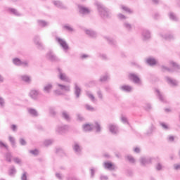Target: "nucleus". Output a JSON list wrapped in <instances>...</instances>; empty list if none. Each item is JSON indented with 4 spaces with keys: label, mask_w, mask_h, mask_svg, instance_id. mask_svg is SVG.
<instances>
[{
    "label": "nucleus",
    "mask_w": 180,
    "mask_h": 180,
    "mask_svg": "<svg viewBox=\"0 0 180 180\" xmlns=\"http://www.w3.org/2000/svg\"><path fill=\"white\" fill-rule=\"evenodd\" d=\"M96 5L101 18H106L110 16V12L103 5H102L101 3H96Z\"/></svg>",
    "instance_id": "f257e3e1"
},
{
    "label": "nucleus",
    "mask_w": 180,
    "mask_h": 180,
    "mask_svg": "<svg viewBox=\"0 0 180 180\" xmlns=\"http://www.w3.org/2000/svg\"><path fill=\"white\" fill-rule=\"evenodd\" d=\"M58 70V78L60 79V81H63V82H68L70 84L71 79L67 76V74L64 72V70L60 68H57Z\"/></svg>",
    "instance_id": "f03ea898"
},
{
    "label": "nucleus",
    "mask_w": 180,
    "mask_h": 180,
    "mask_svg": "<svg viewBox=\"0 0 180 180\" xmlns=\"http://www.w3.org/2000/svg\"><path fill=\"white\" fill-rule=\"evenodd\" d=\"M56 40L58 43V44H60V46L62 47V49H63L64 51H68L70 46H68V44H67V41H65V40L58 37H56Z\"/></svg>",
    "instance_id": "7ed1b4c3"
},
{
    "label": "nucleus",
    "mask_w": 180,
    "mask_h": 180,
    "mask_svg": "<svg viewBox=\"0 0 180 180\" xmlns=\"http://www.w3.org/2000/svg\"><path fill=\"white\" fill-rule=\"evenodd\" d=\"M129 78L131 79V81H133L134 84H137L138 85H141V80L140 79V77L134 73H130L129 75Z\"/></svg>",
    "instance_id": "20e7f679"
},
{
    "label": "nucleus",
    "mask_w": 180,
    "mask_h": 180,
    "mask_svg": "<svg viewBox=\"0 0 180 180\" xmlns=\"http://www.w3.org/2000/svg\"><path fill=\"white\" fill-rule=\"evenodd\" d=\"M70 127L68 125H60L56 128V131L59 133V134H64V133H67Z\"/></svg>",
    "instance_id": "39448f33"
},
{
    "label": "nucleus",
    "mask_w": 180,
    "mask_h": 180,
    "mask_svg": "<svg viewBox=\"0 0 180 180\" xmlns=\"http://www.w3.org/2000/svg\"><path fill=\"white\" fill-rule=\"evenodd\" d=\"M34 43L37 46V49H39V50H43V49H44L43 44L40 41V37L35 36L34 37Z\"/></svg>",
    "instance_id": "423d86ee"
},
{
    "label": "nucleus",
    "mask_w": 180,
    "mask_h": 180,
    "mask_svg": "<svg viewBox=\"0 0 180 180\" xmlns=\"http://www.w3.org/2000/svg\"><path fill=\"white\" fill-rule=\"evenodd\" d=\"M29 95L32 99L36 101L39 98V95H40V91L33 89L30 91Z\"/></svg>",
    "instance_id": "0eeeda50"
},
{
    "label": "nucleus",
    "mask_w": 180,
    "mask_h": 180,
    "mask_svg": "<svg viewBox=\"0 0 180 180\" xmlns=\"http://www.w3.org/2000/svg\"><path fill=\"white\" fill-rule=\"evenodd\" d=\"M165 79L167 82L169 84V85H171V86H178L179 82L176 79H174L169 77H166Z\"/></svg>",
    "instance_id": "6e6552de"
},
{
    "label": "nucleus",
    "mask_w": 180,
    "mask_h": 180,
    "mask_svg": "<svg viewBox=\"0 0 180 180\" xmlns=\"http://www.w3.org/2000/svg\"><path fill=\"white\" fill-rule=\"evenodd\" d=\"M141 165H148V164H151L152 159L151 158H146L142 157L139 160Z\"/></svg>",
    "instance_id": "1a4fd4ad"
},
{
    "label": "nucleus",
    "mask_w": 180,
    "mask_h": 180,
    "mask_svg": "<svg viewBox=\"0 0 180 180\" xmlns=\"http://www.w3.org/2000/svg\"><path fill=\"white\" fill-rule=\"evenodd\" d=\"M103 165L104 168H105V169H108L109 171H115V169H116V166L112 164V162H105L103 163Z\"/></svg>",
    "instance_id": "9d476101"
},
{
    "label": "nucleus",
    "mask_w": 180,
    "mask_h": 180,
    "mask_svg": "<svg viewBox=\"0 0 180 180\" xmlns=\"http://www.w3.org/2000/svg\"><path fill=\"white\" fill-rule=\"evenodd\" d=\"M56 85L60 91H63L64 92H70V91H71V87H70V86L61 84L59 83H57Z\"/></svg>",
    "instance_id": "9b49d317"
},
{
    "label": "nucleus",
    "mask_w": 180,
    "mask_h": 180,
    "mask_svg": "<svg viewBox=\"0 0 180 180\" xmlns=\"http://www.w3.org/2000/svg\"><path fill=\"white\" fill-rule=\"evenodd\" d=\"M46 58H48V60H50L51 61H58V58L56 56V55L54 54V53H53V51H49L46 54Z\"/></svg>",
    "instance_id": "f8f14e48"
},
{
    "label": "nucleus",
    "mask_w": 180,
    "mask_h": 180,
    "mask_svg": "<svg viewBox=\"0 0 180 180\" xmlns=\"http://www.w3.org/2000/svg\"><path fill=\"white\" fill-rule=\"evenodd\" d=\"M160 37L162 39H164L165 40H173L174 39V37L172 34H165L164 32H162L160 34Z\"/></svg>",
    "instance_id": "ddd939ff"
},
{
    "label": "nucleus",
    "mask_w": 180,
    "mask_h": 180,
    "mask_svg": "<svg viewBox=\"0 0 180 180\" xmlns=\"http://www.w3.org/2000/svg\"><path fill=\"white\" fill-rule=\"evenodd\" d=\"M79 11L82 15H89V13L91 12L88 8L83 6H79Z\"/></svg>",
    "instance_id": "4468645a"
},
{
    "label": "nucleus",
    "mask_w": 180,
    "mask_h": 180,
    "mask_svg": "<svg viewBox=\"0 0 180 180\" xmlns=\"http://www.w3.org/2000/svg\"><path fill=\"white\" fill-rule=\"evenodd\" d=\"M109 130L112 134H117L119 133V130L117 129V126L113 124H110L109 126Z\"/></svg>",
    "instance_id": "2eb2a0df"
},
{
    "label": "nucleus",
    "mask_w": 180,
    "mask_h": 180,
    "mask_svg": "<svg viewBox=\"0 0 180 180\" xmlns=\"http://www.w3.org/2000/svg\"><path fill=\"white\" fill-rule=\"evenodd\" d=\"M72 147L76 154H81V151L82 150V148H81L79 144H78V143L75 142Z\"/></svg>",
    "instance_id": "dca6fc26"
},
{
    "label": "nucleus",
    "mask_w": 180,
    "mask_h": 180,
    "mask_svg": "<svg viewBox=\"0 0 180 180\" xmlns=\"http://www.w3.org/2000/svg\"><path fill=\"white\" fill-rule=\"evenodd\" d=\"M120 89L124 92H131L133 87L129 85H122L120 86Z\"/></svg>",
    "instance_id": "f3484780"
},
{
    "label": "nucleus",
    "mask_w": 180,
    "mask_h": 180,
    "mask_svg": "<svg viewBox=\"0 0 180 180\" xmlns=\"http://www.w3.org/2000/svg\"><path fill=\"white\" fill-rule=\"evenodd\" d=\"M142 36L143 40H148V39L151 37V34L150 33V31L144 30L142 32Z\"/></svg>",
    "instance_id": "a211bd4d"
},
{
    "label": "nucleus",
    "mask_w": 180,
    "mask_h": 180,
    "mask_svg": "<svg viewBox=\"0 0 180 180\" xmlns=\"http://www.w3.org/2000/svg\"><path fill=\"white\" fill-rule=\"evenodd\" d=\"M84 32L89 37H96L97 36L96 32L92 30H85Z\"/></svg>",
    "instance_id": "6ab92c4d"
},
{
    "label": "nucleus",
    "mask_w": 180,
    "mask_h": 180,
    "mask_svg": "<svg viewBox=\"0 0 180 180\" xmlns=\"http://www.w3.org/2000/svg\"><path fill=\"white\" fill-rule=\"evenodd\" d=\"M75 95L76 98H79V95H81V88L78 86L77 83H75Z\"/></svg>",
    "instance_id": "aec40b11"
},
{
    "label": "nucleus",
    "mask_w": 180,
    "mask_h": 180,
    "mask_svg": "<svg viewBox=\"0 0 180 180\" xmlns=\"http://www.w3.org/2000/svg\"><path fill=\"white\" fill-rule=\"evenodd\" d=\"M53 5L56 6V8H60V9H67V7L64 6L60 1H54Z\"/></svg>",
    "instance_id": "412c9836"
},
{
    "label": "nucleus",
    "mask_w": 180,
    "mask_h": 180,
    "mask_svg": "<svg viewBox=\"0 0 180 180\" xmlns=\"http://www.w3.org/2000/svg\"><path fill=\"white\" fill-rule=\"evenodd\" d=\"M20 78L22 81H23L24 82H26L27 84H30V82H32V79L30 78V77L26 75H21Z\"/></svg>",
    "instance_id": "4be33fe9"
},
{
    "label": "nucleus",
    "mask_w": 180,
    "mask_h": 180,
    "mask_svg": "<svg viewBox=\"0 0 180 180\" xmlns=\"http://www.w3.org/2000/svg\"><path fill=\"white\" fill-rule=\"evenodd\" d=\"M51 89H53V84H48L44 86V91L46 94H50L51 92Z\"/></svg>",
    "instance_id": "5701e85b"
},
{
    "label": "nucleus",
    "mask_w": 180,
    "mask_h": 180,
    "mask_svg": "<svg viewBox=\"0 0 180 180\" xmlns=\"http://www.w3.org/2000/svg\"><path fill=\"white\" fill-rule=\"evenodd\" d=\"M62 117L67 122H70V120H71V117H70V114H68L67 111L62 112Z\"/></svg>",
    "instance_id": "b1692460"
},
{
    "label": "nucleus",
    "mask_w": 180,
    "mask_h": 180,
    "mask_svg": "<svg viewBox=\"0 0 180 180\" xmlns=\"http://www.w3.org/2000/svg\"><path fill=\"white\" fill-rule=\"evenodd\" d=\"M86 95L88 96L89 98L93 102V103H95L96 102V99L95 98V96L91 93V91H86Z\"/></svg>",
    "instance_id": "393cba45"
},
{
    "label": "nucleus",
    "mask_w": 180,
    "mask_h": 180,
    "mask_svg": "<svg viewBox=\"0 0 180 180\" xmlns=\"http://www.w3.org/2000/svg\"><path fill=\"white\" fill-rule=\"evenodd\" d=\"M93 129H94V125H91L89 124H86L83 125V130L84 131H92Z\"/></svg>",
    "instance_id": "a878e982"
},
{
    "label": "nucleus",
    "mask_w": 180,
    "mask_h": 180,
    "mask_svg": "<svg viewBox=\"0 0 180 180\" xmlns=\"http://www.w3.org/2000/svg\"><path fill=\"white\" fill-rule=\"evenodd\" d=\"M15 174H16V169L15 168V166H12L8 169V175L10 176H15Z\"/></svg>",
    "instance_id": "bb28decb"
},
{
    "label": "nucleus",
    "mask_w": 180,
    "mask_h": 180,
    "mask_svg": "<svg viewBox=\"0 0 180 180\" xmlns=\"http://www.w3.org/2000/svg\"><path fill=\"white\" fill-rule=\"evenodd\" d=\"M28 112L31 116H33L34 117H37V116H39V113L37 112V110L33 108L28 109Z\"/></svg>",
    "instance_id": "cd10ccee"
},
{
    "label": "nucleus",
    "mask_w": 180,
    "mask_h": 180,
    "mask_svg": "<svg viewBox=\"0 0 180 180\" xmlns=\"http://www.w3.org/2000/svg\"><path fill=\"white\" fill-rule=\"evenodd\" d=\"M146 63L148 65H155L157 64V60L153 58H149L146 60Z\"/></svg>",
    "instance_id": "c85d7f7f"
},
{
    "label": "nucleus",
    "mask_w": 180,
    "mask_h": 180,
    "mask_svg": "<svg viewBox=\"0 0 180 180\" xmlns=\"http://www.w3.org/2000/svg\"><path fill=\"white\" fill-rule=\"evenodd\" d=\"M93 129H96V133H101L102 128L101 127V124L98 123V122H96L94 125H93Z\"/></svg>",
    "instance_id": "c756f323"
},
{
    "label": "nucleus",
    "mask_w": 180,
    "mask_h": 180,
    "mask_svg": "<svg viewBox=\"0 0 180 180\" xmlns=\"http://www.w3.org/2000/svg\"><path fill=\"white\" fill-rule=\"evenodd\" d=\"M13 64H14V65H17L18 67H19L22 65V60H20V59L18 58H15L13 59Z\"/></svg>",
    "instance_id": "7c9ffc66"
},
{
    "label": "nucleus",
    "mask_w": 180,
    "mask_h": 180,
    "mask_svg": "<svg viewBox=\"0 0 180 180\" xmlns=\"http://www.w3.org/2000/svg\"><path fill=\"white\" fill-rule=\"evenodd\" d=\"M156 93H157V95L160 99V101H161V102H166L165 101V97H164L162 96V94H161V92H160V90L158 89H156Z\"/></svg>",
    "instance_id": "2f4dec72"
},
{
    "label": "nucleus",
    "mask_w": 180,
    "mask_h": 180,
    "mask_svg": "<svg viewBox=\"0 0 180 180\" xmlns=\"http://www.w3.org/2000/svg\"><path fill=\"white\" fill-rule=\"evenodd\" d=\"M38 25L39 26H41V27H46V26H49V22L39 20H38Z\"/></svg>",
    "instance_id": "473e14b6"
},
{
    "label": "nucleus",
    "mask_w": 180,
    "mask_h": 180,
    "mask_svg": "<svg viewBox=\"0 0 180 180\" xmlns=\"http://www.w3.org/2000/svg\"><path fill=\"white\" fill-rule=\"evenodd\" d=\"M170 65H172V67H173V68H174V70H175V71H178L179 70H180V66H179V65H177L176 63H175L174 61H171Z\"/></svg>",
    "instance_id": "72a5a7b5"
},
{
    "label": "nucleus",
    "mask_w": 180,
    "mask_h": 180,
    "mask_svg": "<svg viewBox=\"0 0 180 180\" xmlns=\"http://www.w3.org/2000/svg\"><path fill=\"white\" fill-rule=\"evenodd\" d=\"M8 11L11 13H13V15H15V16H20L19 11L15 8H9Z\"/></svg>",
    "instance_id": "f704fd0d"
},
{
    "label": "nucleus",
    "mask_w": 180,
    "mask_h": 180,
    "mask_svg": "<svg viewBox=\"0 0 180 180\" xmlns=\"http://www.w3.org/2000/svg\"><path fill=\"white\" fill-rule=\"evenodd\" d=\"M6 161H7V162H12V154L11 153L6 154Z\"/></svg>",
    "instance_id": "c9c22d12"
},
{
    "label": "nucleus",
    "mask_w": 180,
    "mask_h": 180,
    "mask_svg": "<svg viewBox=\"0 0 180 180\" xmlns=\"http://www.w3.org/2000/svg\"><path fill=\"white\" fill-rule=\"evenodd\" d=\"M53 144V140L51 139H47L44 141V146L45 147H49V146H51Z\"/></svg>",
    "instance_id": "e433bc0d"
},
{
    "label": "nucleus",
    "mask_w": 180,
    "mask_h": 180,
    "mask_svg": "<svg viewBox=\"0 0 180 180\" xmlns=\"http://www.w3.org/2000/svg\"><path fill=\"white\" fill-rule=\"evenodd\" d=\"M8 140L10 143H11L12 147H16V142L15 141V139L13 138V136H9Z\"/></svg>",
    "instance_id": "4c0bfd02"
},
{
    "label": "nucleus",
    "mask_w": 180,
    "mask_h": 180,
    "mask_svg": "<svg viewBox=\"0 0 180 180\" xmlns=\"http://www.w3.org/2000/svg\"><path fill=\"white\" fill-rule=\"evenodd\" d=\"M121 9L124 11V12H127V13H133V11L130 10V8H127V6H121Z\"/></svg>",
    "instance_id": "58836bf2"
},
{
    "label": "nucleus",
    "mask_w": 180,
    "mask_h": 180,
    "mask_svg": "<svg viewBox=\"0 0 180 180\" xmlns=\"http://www.w3.org/2000/svg\"><path fill=\"white\" fill-rule=\"evenodd\" d=\"M84 106H85V108L86 109V110H89L90 112L95 111V108L89 104H86Z\"/></svg>",
    "instance_id": "ea45409f"
},
{
    "label": "nucleus",
    "mask_w": 180,
    "mask_h": 180,
    "mask_svg": "<svg viewBox=\"0 0 180 180\" xmlns=\"http://www.w3.org/2000/svg\"><path fill=\"white\" fill-rule=\"evenodd\" d=\"M124 29H126V30H128V31L131 30V25L129 22H124Z\"/></svg>",
    "instance_id": "a19ab883"
},
{
    "label": "nucleus",
    "mask_w": 180,
    "mask_h": 180,
    "mask_svg": "<svg viewBox=\"0 0 180 180\" xmlns=\"http://www.w3.org/2000/svg\"><path fill=\"white\" fill-rule=\"evenodd\" d=\"M169 18L172 20H174V22H176V20H178V18H176V15H175L174 13H169Z\"/></svg>",
    "instance_id": "79ce46f5"
},
{
    "label": "nucleus",
    "mask_w": 180,
    "mask_h": 180,
    "mask_svg": "<svg viewBox=\"0 0 180 180\" xmlns=\"http://www.w3.org/2000/svg\"><path fill=\"white\" fill-rule=\"evenodd\" d=\"M161 69L163 72H165V71H167L168 72H172V69L168 68L167 66L162 65Z\"/></svg>",
    "instance_id": "37998d69"
},
{
    "label": "nucleus",
    "mask_w": 180,
    "mask_h": 180,
    "mask_svg": "<svg viewBox=\"0 0 180 180\" xmlns=\"http://www.w3.org/2000/svg\"><path fill=\"white\" fill-rule=\"evenodd\" d=\"M63 29H65V30H68V32H74V28H72L69 25H64Z\"/></svg>",
    "instance_id": "c03bdc74"
},
{
    "label": "nucleus",
    "mask_w": 180,
    "mask_h": 180,
    "mask_svg": "<svg viewBox=\"0 0 180 180\" xmlns=\"http://www.w3.org/2000/svg\"><path fill=\"white\" fill-rule=\"evenodd\" d=\"M127 158L128 161L131 162V164H134L136 162V160H134V158L131 155H128Z\"/></svg>",
    "instance_id": "a18cd8bd"
},
{
    "label": "nucleus",
    "mask_w": 180,
    "mask_h": 180,
    "mask_svg": "<svg viewBox=\"0 0 180 180\" xmlns=\"http://www.w3.org/2000/svg\"><path fill=\"white\" fill-rule=\"evenodd\" d=\"M108 79H109V77L108 76V75L101 76L100 78L101 82H105V81H108Z\"/></svg>",
    "instance_id": "49530a36"
},
{
    "label": "nucleus",
    "mask_w": 180,
    "mask_h": 180,
    "mask_svg": "<svg viewBox=\"0 0 180 180\" xmlns=\"http://www.w3.org/2000/svg\"><path fill=\"white\" fill-rule=\"evenodd\" d=\"M160 124L165 130H169V127L165 122H160Z\"/></svg>",
    "instance_id": "de8ad7c7"
},
{
    "label": "nucleus",
    "mask_w": 180,
    "mask_h": 180,
    "mask_svg": "<svg viewBox=\"0 0 180 180\" xmlns=\"http://www.w3.org/2000/svg\"><path fill=\"white\" fill-rule=\"evenodd\" d=\"M0 108H5V99L0 96Z\"/></svg>",
    "instance_id": "09e8293b"
},
{
    "label": "nucleus",
    "mask_w": 180,
    "mask_h": 180,
    "mask_svg": "<svg viewBox=\"0 0 180 180\" xmlns=\"http://www.w3.org/2000/svg\"><path fill=\"white\" fill-rule=\"evenodd\" d=\"M49 113L52 116H56V115H57V112H56V110L53 108H49Z\"/></svg>",
    "instance_id": "8fccbe9b"
},
{
    "label": "nucleus",
    "mask_w": 180,
    "mask_h": 180,
    "mask_svg": "<svg viewBox=\"0 0 180 180\" xmlns=\"http://www.w3.org/2000/svg\"><path fill=\"white\" fill-rule=\"evenodd\" d=\"M21 65L25 68L29 67V61L28 60L22 61L21 60Z\"/></svg>",
    "instance_id": "3c124183"
},
{
    "label": "nucleus",
    "mask_w": 180,
    "mask_h": 180,
    "mask_svg": "<svg viewBox=\"0 0 180 180\" xmlns=\"http://www.w3.org/2000/svg\"><path fill=\"white\" fill-rule=\"evenodd\" d=\"M97 96H98L99 99H101V101L103 99V94H102V91L101 90H98L97 91Z\"/></svg>",
    "instance_id": "603ef678"
},
{
    "label": "nucleus",
    "mask_w": 180,
    "mask_h": 180,
    "mask_svg": "<svg viewBox=\"0 0 180 180\" xmlns=\"http://www.w3.org/2000/svg\"><path fill=\"white\" fill-rule=\"evenodd\" d=\"M121 122H122V123H127V124H129V121L127 120V117L123 115L121 117Z\"/></svg>",
    "instance_id": "864d4df0"
},
{
    "label": "nucleus",
    "mask_w": 180,
    "mask_h": 180,
    "mask_svg": "<svg viewBox=\"0 0 180 180\" xmlns=\"http://www.w3.org/2000/svg\"><path fill=\"white\" fill-rule=\"evenodd\" d=\"M30 153L33 155H39V150L37 149L30 150Z\"/></svg>",
    "instance_id": "5fc2aeb1"
},
{
    "label": "nucleus",
    "mask_w": 180,
    "mask_h": 180,
    "mask_svg": "<svg viewBox=\"0 0 180 180\" xmlns=\"http://www.w3.org/2000/svg\"><path fill=\"white\" fill-rule=\"evenodd\" d=\"M117 17L120 19V20H125V19H127V18L122 13L118 14Z\"/></svg>",
    "instance_id": "6e6d98bb"
},
{
    "label": "nucleus",
    "mask_w": 180,
    "mask_h": 180,
    "mask_svg": "<svg viewBox=\"0 0 180 180\" xmlns=\"http://www.w3.org/2000/svg\"><path fill=\"white\" fill-rule=\"evenodd\" d=\"M106 40L110 44H116V41L108 37H105Z\"/></svg>",
    "instance_id": "4d7b16f0"
},
{
    "label": "nucleus",
    "mask_w": 180,
    "mask_h": 180,
    "mask_svg": "<svg viewBox=\"0 0 180 180\" xmlns=\"http://www.w3.org/2000/svg\"><path fill=\"white\" fill-rule=\"evenodd\" d=\"M156 169L157 171H161V169H162V165H161V163H158L156 165Z\"/></svg>",
    "instance_id": "13d9d810"
},
{
    "label": "nucleus",
    "mask_w": 180,
    "mask_h": 180,
    "mask_svg": "<svg viewBox=\"0 0 180 180\" xmlns=\"http://www.w3.org/2000/svg\"><path fill=\"white\" fill-rule=\"evenodd\" d=\"M20 143L21 146H26V141L23 139H20Z\"/></svg>",
    "instance_id": "bf43d9fd"
},
{
    "label": "nucleus",
    "mask_w": 180,
    "mask_h": 180,
    "mask_svg": "<svg viewBox=\"0 0 180 180\" xmlns=\"http://www.w3.org/2000/svg\"><path fill=\"white\" fill-rule=\"evenodd\" d=\"M13 160L15 164H20V162H22V160H20V159H19L18 158H14Z\"/></svg>",
    "instance_id": "052dcab7"
},
{
    "label": "nucleus",
    "mask_w": 180,
    "mask_h": 180,
    "mask_svg": "<svg viewBox=\"0 0 180 180\" xmlns=\"http://www.w3.org/2000/svg\"><path fill=\"white\" fill-rule=\"evenodd\" d=\"M77 120H79L80 122H82L84 120V117L81 115V114H77Z\"/></svg>",
    "instance_id": "680f3d73"
},
{
    "label": "nucleus",
    "mask_w": 180,
    "mask_h": 180,
    "mask_svg": "<svg viewBox=\"0 0 180 180\" xmlns=\"http://www.w3.org/2000/svg\"><path fill=\"white\" fill-rule=\"evenodd\" d=\"M90 171H91V178H94V176H95V169L91 168Z\"/></svg>",
    "instance_id": "e2e57ef3"
},
{
    "label": "nucleus",
    "mask_w": 180,
    "mask_h": 180,
    "mask_svg": "<svg viewBox=\"0 0 180 180\" xmlns=\"http://www.w3.org/2000/svg\"><path fill=\"white\" fill-rule=\"evenodd\" d=\"M174 168L176 171H179L180 170V164H176L174 165Z\"/></svg>",
    "instance_id": "0e129e2a"
},
{
    "label": "nucleus",
    "mask_w": 180,
    "mask_h": 180,
    "mask_svg": "<svg viewBox=\"0 0 180 180\" xmlns=\"http://www.w3.org/2000/svg\"><path fill=\"white\" fill-rule=\"evenodd\" d=\"M108 179H109L108 176L101 175V176H100V180H108Z\"/></svg>",
    "instance_id": "69168bd1"
},
{
    "label": "nucleus",
    "mask_w": 180,
    "mask_h": 180,
    "mask_svg": "<svg viewBox=\"0 0 180 180\" xmlns=\"http://www.w3.org/2000/svg\"><path fill=\"white\" fill-rule=\"evenodd\" d=\"M56 178H58V179H60V180L63 179V175H61V174H60V173H56Z\"/></svg>",
    "instance_id": "338daca9"
},
{
    "label": "nucleus",
    "mask_w": 180,
    "mask_h": 180,
    "mask_svg": "<svg viewBox=\"0 0 180 180\" xmlns=\"http://www.w3.org/2000/svg\"><path fill=\"white\" fill-rule=\"evenodd\" d=\"M68 180H78V179L75 176H70L68 177Z\"/></svg>",
    "instance_id": "774afa93"
}]
</instances>
